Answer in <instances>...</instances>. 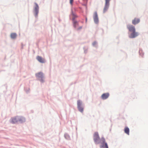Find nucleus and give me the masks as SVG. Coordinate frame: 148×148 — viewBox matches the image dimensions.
Here are the masks:
<instances>
[{"label":"nucleus","mask_w":148,"mask_h":148,"mask_svg":"<svg viewBox=\"0 0 148 148\" xmlns=\"http://www.w3.org/2000/svg\"><path fill=\"white\" fill-rule=\"evenodd\" d=\"M34 4L35 5L33 8V13L35 17L37 18L39 12V7L36 3H34Z\"/></svg>","instance_id":"1"},{"label":"nucleus","mask_w":148,"mask_h":148,"mask_svg":"<svg viewBox=\"0 0 148 148\" xmlns=\"http://www.w3.org/2000/svg\"><path fill=\"white\" fill-rule=\"evenodd\" d=\"M93 140L96 144H98L100 143L101 139L98 132H96L94 133L93 135Z\"/></svg>","instance_id":"2"},{"label":"nucleus","mask_w":148,"mask_h":148,"mask_svg":"<svg viewBox=\"0 0 148 148\" xmlns=\"http://www.w3.org/2000/svg\"><path fill=\"white\" fill-rule=\"evenodd\" d=\"M84 106L82 103V101L80 100L77 101V108L78 110L81 113L84 111Z\"/></svg>","instance_id":"3"},{"label":"nucleus","mask_w":148,"mask_h":148,"mask_svg":"<svg viewBox=\"0 0 148 148\" xmlns=\"http://www.w3.org/2000/svg\"><path fill=\"white\" fill-rule=\"evenodd\" d=\"M101 145L100 146V148H108V144L106 142L105 138L102 137L101 139Z\"/></svg>","instance_id":"4"},{"label":"nucleus","mask_w":148,"mask_h":148,"mask_svg":"<svg viewBox=\"0 0 148 148\" xmlns=\"http://www.w3.org/2000/svg\"><path fill=\"white\" fill-rule=\"evenodd\" d=\"M36 76L38 78V80L42 83H44L45 82L44 79V76L43 73L41 72H39L35 74Z\"/></svg>","instance_id":"5"},{"label":"nucleus","mask_w":148,"mask_h":148,"mask_svg":"<svg viewBox=\"0 0 148 148\" xmlns=\"http://www.w3.org/2000/svg\"><path fill=\"white\" fill-rule=\"evenodd\" d=\"M111 0H105V4L103 9V12L105 13L108 10L109 5V2Z\"/></svg>","instance_id":"6"},{"label":"nucleus","mask_w":148,"mask_h":148,"mask_svg":"<svg viewBox=\"0 0 148 148\" xmlns=\"http://www.w3.org/2000/svg\"><path fill=\"white\" fill-rule=\"evenodd\" d=\"M129 37L130 38H134L139 35V33L138 32H136V31L132 32L131 33L128 32Z\"/></svg>","instance_id":"7"},{"label":"nucleus","mask_w":148,"mask_h":148,"mask_svg":"<svg viewBox=\"0 0 148 148\" xmlns=\"http://www.w3.org/2000/svg\"><path fill=\"white\" fill-rule=\"evenodd\" d=\"M93 18L94 22L96 24H97L99 22V18L97 13L95 12L93 15Z\"/></svg>","instance_id":"8"},{"label":"nucleus","mask_w":148,"mask_h":148,"mask_svg":"<svg viewBox=\"0 0 148 148\" xmlns=\"http://www.w3.org/2000/svg\"><path fill=\"white\" fill-rule=\"evenodd\" d=\"M127 27L129 30V33L136 31L135 27L132 25H127Z\"/></svg>","instance_id":"9"},{"label":"nucleus","mask_w":148,"mask_h":148,"mask_svg":"<svg viewBox=\"0 0 148 148\" xmlns=\"http://www.w3.org/2000/svg\"><path fill=\"white\" fill-rule=\"evenodd\" d=\"M36 59L40 62L42 63H44L45 62V59L42 58L41 56H38L36 57Z\"/></svg>","instance_id":"10"},{"label":"nucleus","mask_w":148,"mask_h":148,"mask_svg":"<svg viewBox=\"0 0 148 148\" xmlns=\"http://www.w3.org/2000/svg\"><path fill=\"white\" fill-rule=\"evenodd\" d=\"M109 93L108 92L103 93L101 96V98L103 100L106 99L109 97Z\"/></svg>","instance_id":"11"},{"label":"nucleus","mask_w":148,"mask_h":148,"mask_svg":"<svg viewBox=\"0 0 148 148\" xmlns=\"http://www.w3.org/2000/svg\"><path fill=\"white\" fill-rule=\"evenodd\" d=\"M18 121L21 123H23L25 122V118L21 116H18Z\"/></svg>","instance_id":"12"},{"label":"nucleus","mask_w":148,"mask_h":148,"mask_svg":"<svg viewBox=\"0 0 148 148\" xmlns=\"http://www.w3.org/2000/svg\"><path fill=\"white\" fill-rule=\"evenodd\" d=\"M18 116L15 117L14 118H12L11 119L10 122L13 124H15L18 122Z\"/></svg>","instance_id":"13"},{"label":"nucleus","mask_w":148,"mask_h":148,"mask_svg":"<svg viewBox=\"0 0 148 148\" xmlns=\"http://www.w3.org/2000/svg\"><path fill=\"white\" fill-rule=\"evenodd\" d=\"M140 20L139 18H135L132 21V23L134 25L137 24L140 22Z\"/></svg>","instance_id":"14"},{"label":"nucleus","mask_w":148,"mask_h":148,"mask_svg":"<svg viewBox=\"0 0 148 148\" xmlns=\"http://www.w3.org/2000/svg\"><path fill=\"white\" fill-rule=\"evenodd\" d=\"M17 36V34L15 33H12L10 34L11 38L12 39H15Z\"/></svg>","instance_id":"15"},{"label":"nucleus","mask_w":148,"mask_h":148,"mask_svg":"<svg viewBox=\"0 0 148 148\" xmlns=\"http://www.w3.org/2000/svg\"><path fill=\"white\" fill-rule=\"evenodd\" d=\"M64 137L67 140H70V139L69 135L67 133H65L64 134Z\"/></svg>","instance_id":"16"},{"label":"nucleus","mask_w":148,"mask_h":148,"mask_svg":"<svg viewBox=\"0 0 148 148\" xmlns=\"http://www.w3.org/2000/svg\"><path fill=\"white\" fill-rule=\"evenodd\" d=\"M124 131L127 134H129V129L127 127H126L125 128Z\"/></svg>","instance_id":"17"},{"label":"nucleus","mask_w":148,"mask_h":148,"mask_svg":"<svg viewBox=\"0 0 148 148\" xmlns=\"http://www.w3.org/2000/svg\"><path fill=\"white\" fill-rule=\"evenodd\" d=\"M73 24L74 27L75 28H76L77 27V26L79 25L77 21H74V23H73Z\"/></svg>","instance_id":"18"},{"label":"nucleus","mask_w":148,"mask_h":148,"mask_svg":"<svg viewBox=\"0 0 148 148\" xmlns=\"http://www.w3.org/2000/svg\"><path fill=\"white\" fill-rule=\"evenodd\" d=\"M139 52L140 55L143 57V56H144V53L143 52L142 50L141 49H140Z\"/></svg>","instance_id":"19"},{"label":"nucleus","mask_w":148,"mask_h":148,"mask_svg":"<svg viewBox=\"0 0 148 148\" xmlns=\"http://www.w3.org/2000/svg\"><path fill=\"white\" fill-rule=\"evenodd\" d=\"M92 45L95 47H97V42L96 41H95L92 43Z\"/></svg>","instance_id":"20"},{"label":"nucleus","mask_w":148,"mask_h":148,"mask_svg":"<svg viewBox=\"0 0 148 148\" xmlns=\"http://www.w3.org/2000/svg\"><path fill=\"white\" fill-rule=\"evenodd\" d=\"M72 15L73 16V18L72 19V20L73 21V23H74V21H76L75 20V19L77 17V16L73 13H72Z\"/></svg>","instance_id":"21"},{"label":"nucleus","mask_w":148,"mask_h":148,"mask_svg":"<svg viewBox=\"0 0 148 148\" xmlns=\"http://www.w3.org/2000/svg\"><path fill=\"white\" fill-rule=\"evenodd\" d=\"M25 91L27 93H28L29 92V89H26L25 90Z\"/></svg>","instance_id":"22"},{"label":"nucleus","mask_w":148,"mask_h":148,"mask_svg":"<svg viewBox=\"0 0 148 148\" xmlns=\"http://www.w3.org/2000/svg\"><path fill=\"white\" fill-rule=\"evenodd\" d=\"M85 47H84V53H87V49H85Z\"/></svg>","instance_id":"23"},{"label":"nucleus","mask_w":148,"mask_h":148,"mask_svg":"<svg viewBox=\"0 0 148 148\" xmlns=\"http://www.w3.org/2000/svg\"><path fill=\"white\" fill-rule=\"evenodd\" d=\"M73 0H70V2L71 4H72L73 3Z\"/></svg>","instance_id":"24"},{"label":"nucleus","mask_w":148,"mask_h":148,"mask_svg":"<svg viewBox=\"0 0 148 148\" xmlns=\"http://www.w3.org/2000/svg\"><path fill=\"white\" fill-rule=\"evenodd\" d=\"M82 28V26L79 27L77 29V30H79L80 29H81Z\"/></svg>","instance_id":"25"},{"label":"nucleus","mask_w":148,"mask_h":148,"mask_svg":"<svg viewBox=\"0 0 148 148\" xmlns=\"http://www.w3.org/2000/svg\"><path fill=\"white\" fill-rule=\"evenodd\" d=\"M87 21V18H86V21Z\"/></svg>","instance_id":"26"},{"label":"nucleus","mask_w":148,"mask_h":148,"mask_svg":"<svg viewBox=\"0 0 148 148\" xmlns=\"http://www.w3.org/2000/svg\"><path fill=\"white\" fill-rule=\"evenodd\" d=\"M22 48H23V44L22 45Z\"/></svg>","instance_id":"27"}]
</instances>
